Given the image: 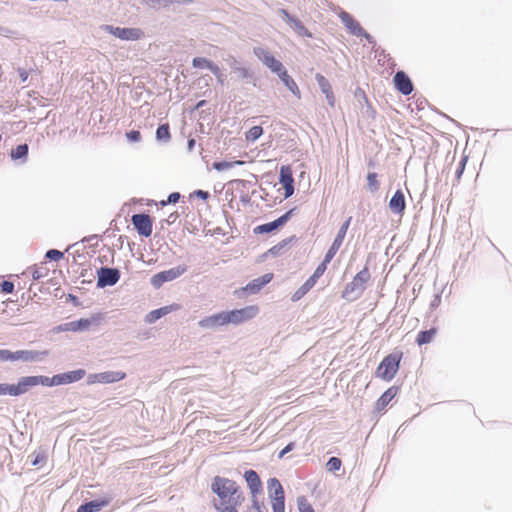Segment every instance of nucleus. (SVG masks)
I'll list each match as a JSON object with an SVG mask.
<instances>
[{
	"label": "nucleus",
	"mask_w": 512,
	"mask_h": 512,
	"mask_svg": "<svg viewBox=\"0 0 512 512\" xmlns=\"http://www.w3.org/2000/svg\"><path fill=\"white\" fill-rule=\"evenodd\" d=\"M121 273L118 268L101 267L97 270V288H105L115 285L120 279Z\"/></svg>",
	"instance_id": "nucleus-8"
},
{
	"label": "nucleus",
	"mask_w": 512,
	"mask_h": 512,
	"mask_svg": "<svg viewBox=\"0 0 512 512\" xmlns=\"http://www.w3.org/2000/svg\"><path fill=\"white\" fill-rule=\"evenodd\" d=\"M342 462L338 457H331L326 463V468L329 472H336L341 468Z\"/></svg>",
	"instance_id": "nucleus-45"
},
{
	"label": "nucleus",
	"mask_w": 512,
	"mask_h": 512,
	"mask_svg": "<svg viewBox=\"0 0 512 512\" xmlns=\"http://www.w3.org/2000/svg\"><path fill=\"white\" fill-rule=\"evenodd\" d=\"M198 325L204 329H214V328L226 325L224 313L220 312V313L205 317L204 319H202L198 322Z\"/></svg>",
	"instance_id": "nucleus-19"
},
{
	"label": "nucleus",
	"mask_w": 512,
	"mask_h": 512,
	"mask_svg": "<svg viewBox=\"0 0 512 512\" xmlns=\"http://www.w3.org/2000/svg\"><path fill=\"white\" fill-rule=\"evenodd\" d=\"M316 281L309 277L304 284L293 294L292 300L297 301L301 299L314 285Z\"/></svg>",
	"instance_id": "nucleus-33"
},
{
	"label": "nucleus",
	"mask_w": 512,
	"mask_h": 512,
	"mask_svg": "<svg viewBox=\"0 0 512 512\" xmlns=\"http://www.w3.org/2000/svg\"><path fill=\"white\" fill-rule=\"evenodd\" d=\"M244 478L247 482V485L250 489L252 496H255L257 493L261 491L262 482L256 471L252 469L246 470L244 473Z\"/></svg>",
	"instance_id": "nucleus-20"
},
{
	"label": "nucleus",
	"mask_w": 512,
	"mask_h": 512,
	"mask_svg": "<svg viewBox=\"0 0 512 512\" xmlns=\"http://www.w3.org/2000/svg\"><path fill=\"white\" fill-rule=\"evenodd\" d=\"M389 209L398 215H402L406 209V201L404 192L401 189H398L394 195L389 200Z\"/></svg>",
	"instance_id": "nucleus-16"
},
{
	"label": "nucleus",
	"mask_w": 512,
	"mask_h": 512,
	"mask_svg": "<svg viewBox=\"0 0 512 512\" xmlns=\"http://www.w3.org/2000/svg\"><path fill=\"white\" fill-rule=\"evenodd\" d=\"M252 508L256 512H264L263 511V505L258 501V499L256 498V495L253 496V499H252Z\"/></svg>",
	"instance_id": "nucleus-57"
},
{
	"label": "nucleus",
	"mask_w": 512,
	"mask_h": 512,
	"mask_svg": "<svg viewBox=\"0 0 512 512\" xmlns=\"http://www.w3.org/2000/svg\"><path fill=\"white\" fill-rule=\"evenodd\" d=\"M17 72L22 82H25L28 79L29 73L24 68H18Z\"/></svg>",
	"instance_id": "nucleus-61"
},
{
	"label": "nucleus",
	"mask_w": 512,
	"mask_h": 512,
	"mask_svg": "<svg viewBox=\"0 0 512 512\" xmlns=\"http://www.w3.org/2000/svg\"><path fill=\"white\" fill-rule=\"evenodd\" d=\"M88 384L99 383V373L89 374L87 378Z\"/></svg>",
	"instance_id": "nucleus-62"
},
{
	"label": "nucleus",
	"mask_w": 512,
	"mask_h": 512,
	"mask_svg": "<svg viewBox=\"0 0 512 512\" xmlns=\"http://www.w3.org/2000/svg\"><path fill=\"white\" fill-rule=\"evenodd\" d=\"M86 375V371L84 369H77L73 371H68L64 373L56 374V384L65 385L71 384L81 380Z\"/></svg>",
	"instance_id": "nucleus-15"
},
{
	"label": "nucleus",
	"mask_w": 512,
	"mask_h": 512,
	"mask_svg": "<svg viewBox=\"0 0 512 512\" xmlns=\"http://www.w3.org/2000/svg\"><path fill=\"white\" fill-rule=\"evenodd\" d=\"M226 324H240L254 318L258 313L257 306H247L241 309L223 311Z\"/></svg>",
	"instance_id": "nucleus-6"
},
{
	"label": "nucleus",
	"mask_w": 512,
	"mask_h": 512,
	"mask_svg": "<svg viewBox=\"0 0 512 512\" xmlns=\"http://www.w3.org/2000/svg\"><path fill=\"white\" fill-rule=\"evenodd\" d=\"M280 80L287 87V89L296 97L300 98V90L294 79L288 74L285 67L277 73Z\"/></svg>",
	"instance_id": "nucleus-26"
},
{
	"label": "nucleus",
	"mask_w": 512,
	"mask_h": 512,
	"mask_svg": "<svg viewBox=\"0 0 512 512\" xmlns=\"http://www.w3.org/2000/svg\"><path fill=\"white\" fill-rule=\"evenodd\" d=\"M1 395L13 396L12 384L0 383V396Z\"/></svg>",
	"instance_id": "nucleus-53"
},
{
	"label": "nucleus",
	"mask_w": 512,
	"mask_h": 512,
	"mask_svg": "<svg viewBox=\"0 0 512 512\" xmlns=\"http://www.w3.org/2000/svg\"><path fill=\"white\" fill-rule=\"evenodd\" d=\"M436 332V328L420 331L417 335L416 343L419 346L430 343L436 335Z\"/></svg>",
	"instance_id": "nucleus-30"
},
{
	"label": "nucleus",
	"mask_w": 512,
	"mask_h": 512,
	"mask_svg": "<svg viewBox=\"0 0 512 512\" xmlns=\"http://www.w3.org/2000/svg\"><path fill=\"white\" fill-rule=\"evenodd\" d=\"M96 323H97L96 317L80 318L76 321L67 322L66 327H64V328L69 329L70 331H73V332H82V331L88 330L92 324H96Z\"/></svg>",
	"instance_id": "nucleus-21"
},
{
	"label": "nucleus",
	"mask_w": 512,
	"mask_h": 512,
	"mask_svg": "<svg viewBox=\"0 0 512 512\" xmlns=\"http://www.w3.org/2000/svg\"><path fill=\"white\" fill-rule=\"evenodd\" d=\"M174 2V0H142L141 3L147 5L152 9H158L161 7H168Z\"/></svg>",
	"instance_id": "nucleus-39"
},
{
	"label": "nucleus",
	"mask_w": 512,
	"mask_h": 512,
	"mask_svg": "<svg viewBox=\"0 0 512 512\" xmlns=\"http://www.w3.org/2000/svg\"><path fill=\"white\" fill-rule=\"evenodd\" d=\"M207 69H209L215 76L221 72L220 68L212 61L210 62Z\"/></svg>",
	"instance_id": "nucleus-63"
},
{
	"label": "nucleus",
	"mask_w": 512,
	"mask_h": 512,
	"mask_svg": "<svg viewBox=\"0 0 512 512\" xmlns=\"http://www.w3.org/2000/svg\"><path fill=\"white\" fill-rule=\"evenodd\" d=\"M279 182L283 185L285 198L291 197L294 193V178L289 166L280 168Z\"/></svg>",
	"instance_id": "nucleus-13"
},
{
	"label": "nucleus",
	"mask_w": 512,
	"mask_h": 512,
	"mask_svg": "<svg viewBox=\"0 0 512 512\" xmlns=\"http://www.w3.org/2000/svg\"><path fill=\"white\" fill-rule=\"evenodd\" d=\"M297 503H298L299 512H315L312 505L308 502V500L304 496L299 497L297 499Z\"/></svg>",
	"instance_id": "nucleus-44"
},
{
	"label": "nucleus",
	"mask_w": 512,
	"mask_h": 512,
	"mask_svg": "<svg viewBox=\"0 0 512 512\" xmlns=\"http://www.w3.org/2000/svg\"><path fill=\"white\" fill-rule=\"evenodd\" d=\"M214 508L218 512H238L237 507L231 506L226 503H219V504L214 503Z\"/></svg>",
	"instance_id": "nucleus-50"
},
{
	"label": "nucleus",
	"mask_w": 512,
	"mask_h": 512,
	"mask_svg": "<svg viewBox=\"0 0 512 512\" xmlns=\"http://www.w3.org/2000/svg\"><path fill=\"white\" fill-rule=\"evenodd\" d=\"M295 448V443H288L279 453L278 458H283L287 453L291 452Z\"/></svg>",
	"instance_id": "nucleus-54"
},
{
	"label": "nucleus",
	"mask_w": 512,
	"mask_h": 512,
	"mask_svg": "<svg viewBox=\"0 0 512 512\" xmlns=\"http://www.w3.org/2000/svg\"><path fill=\"white\" fill-rule=\"evenodd\" d=\"M211 490L219 497L220 503H227V500L237 491V483L231 479L216 476L212 481Z\"/></svg>",
	"instance_id": "nucleus-3"
},
{
	"label": "nucleus",
	"mask_w": 512,
	"mask_h": 512,
	"mask_svg": "<svg viewBox=\"0 0 512 512\" xmlns=\"http://www.w3.org/2000/svg\"><path fill=\"white\" fill-rule=\"evenodd\" d=\"M396 394V387H390L389 389H387L376 402L377 410H383L389 404V402L396 396Z\"/></svg>",
	"instance_id": "nucleus-29"
},
{
	"label": "nucleus",
	"mask_w": 512,
	"mask_h": 512,
	"mask_svg": "<svg viewBox=\"0 0 512 512\" xmlns=\"http://www.w3.org/2000/svg\"><path fill=\"white\" fill-rule=\"evenodd\" d=\"M263 134V128L261 126H253L246 133V140L248 142H255L258 140Z\"/></svg>",
	"instance_id": "nucleus-38"
},
{
	"label": "nucleus",
	"mask_w": 512,
	"mask_h": 512,
	"mask_svg": "<svg viewBox=\"0 0 512 512\" xmlns=\"http://www.w3.org/2000/svg\"><path fill=\"white\" fill-rule=\"evenodd\" d=\"M229 67L233 70V72L237 73L239 78L242 79H252L253 72L240 65V62L235 57H229L227 60Z\"/></svg>",
	"instance_id": "nucleus-25"
},
{
	"label": "nucleus",
	"mask_w": 512,
	"mask_h": 512,
	"mask_svg": "<svg viewBox=\"0 0 512 512\" xmlns=\"http://www.w3.org/2000/svg\"><path fill=\"white\" fill-rule=\"evenodd\" d=\"M340 19L351 34L359 36V34L364 33V29L349 13L341 12Z\"/></svg>",
	"instance_id": "nucleus-22"
},
{
	"label": "nucleus",
	"mask_w": 512,
	"mask_h": 512,
	"mask_svg": "<svg viewBox=\"0 0 512 512\" xmlns=\"http://www.w3.org/2000/svg\"><path fill=\"white\" fill-rule=\"evenodd\" d=\"M273 278L272 273H266L256 279H253L249 282L244 288L243 291L248 294H256L258 293L265 285H267Z\"/></svg>",
	"instance_id": "nucleus-17"
},
{
	"label": "nucleus",
	"mask_w": 512,
	"mask_h": 512,
	"mask_svg": "<svg viewBox=\"0 0 512 512\" xmlns=\"http://www.w3.org/2000/svg\"><path fill=\"white\" fill-rule=\"evenodd\" d=\"M0 291L4 294H11L14 291V283L12 281L4 280L0 283Z\"/></svg>",
	"instance_id": "nucleus-51"
},
{
	"label": "nucleus",
	"mask_w": 512,
	"mask_h": 512,
	"mask_svg": "<svg viewBox=\"0 0 512 512\" xmlns=\"http://www.w3.org/2000/svg\"><path fill=\"white\" fill-rule=\"evenodd\" d=\"M108 499H95L81 504L76 512H98L109 505Z\"/></svg>",
	"instance_id": "nucleus-24"
},
{
	"label": "nucleus",
	"mask_w": 512,
	"mask_h": 512,
	"mask_svg": "<svg viewBox=\"0 0 512 512\" xmlns=\"http://www.w3.org/2000/svg\"><path fill=\"white\" fill-rule=\"evenodd\" d=\"M289 24L294 28V30L300 36L311 37V33L307 30V28L304 26V24L299 19L294 18Z\"/></svg>",
	"instance_id": "nucleus-40"
},
{
	"label": "nucleus",
	"mask_w": 512,
	"mask_h": 512,
	"mask_svg": "<svg viewBox=\"0 0 512 512\" xmlns=\"http://www.w3.org/2000/svg\"><path fill=\"white\" fill-rule=\"evenodd\" d=\"M47 275V271H44L42 268H37L32 273V278L34 280H39Z\"/></svg>",
	"instance_id": "nucleus-56"
},
{
	"label": "nucleus",
	"mask_w": 512,
	"mask_h": 512,
	"mask_svg": "<svg viewBox=\"0 0 512 512\" xmlns=\"http://www.w3.org/2000/svg\"><path fill=\"white\" fill-rule=\"evenodd\" d=\"M169 312H170V308L168 306L161 307V308H158V309L150 311L146 315L145 320H146L147 323H154L157 320H159L161 317H163L166 314H168Z\"/></svg>",
	"instance_id": "nucleus-32"
},
{
	"label": "nucleus",
	"mask_w": 512,
	"mask_h": 512,
	"mask_svg": "<svg viewBox=\"0 0 512 512\" xmlns=\"http://www.w3.org/2000/svg\"><path fill=\"white\" fill-rule=\"evenodd\" d=\"M245 497L243 492L241 491L239 485L237 484V491L235 494H232V496L227 500L226 504H229L234 507H239L244 502Z\"/></svg>",
	"instance_id": "nucleus-36"
},
{
	"label": "nucleus",
	"mask_w": 512,
	"mask_h": 512,
	"mask_svg": "<svg viewBox=\"0 0 512 512\" xmlns=\"http://www.w3.org/2000/svg\"><path fill=\"white\" fill-rule=\"evenodd\" d=\"M351 220H352V217H349L340 227V229L338 230V233L332 243V245L330 246V248L328 249V251L326 252V254L328 255V257H331V258H334V256L336 255L337 251L339 250V248L341 247L343 241H344V238L346 236V233H347V230L349 228V225L351 223Z\"/></svg>",
	"instance_id": "nucleus-14"
},
{
	"label": "nucleus",
	"mask_w": 512,
	"mask_h": 512,
	"mask_svg": "<svg viewBox=\"0 0 512 512\" xmlns=\"http://www.w3.org/2000/svg\"><path fill=\"white\" fill-rule=\"evenodd\" d=\"M333 258L328 257L327 254H325L323 261L317 266L314 273L310 276L317 282V280L324 274V272L327 269V265L331 262Z\"/></svg>",
	"instance_id": "nucleus-35"
},
{
	"label": "nucleus",
	"mask_w": 512,
	"mask_h": 512,
	"mask_svg": "<svg viewBox=\"0 0 512 512\" xmlns=\"http://www.w3.org/2000/svg\"><path fill=\"white\" fill-rule=\"evenodd\" d=\"M126 374L122 371H105L99 373V383L108 384L123 380Z\"/></svg>",
	"instance_id": "nucleus-27"
},
{
	"label": "nucleus",
	"mask_w": 512,
	"mask_h": 512,
	"mask_svg": "<svg viewBox=\"0 0 512 512\" xmlns=\"http://www.w3.org/2000/svg\"><path fill=\"white\" fill-rule=\"evenodd\" d=\"M171 139L170 127L168 123L158 126L156 129V140L162 143H168Z\"/></svg>",
	"instance_id": "nucleus-31"
},
{
	"label": "nucleus",
	"mask_w": 512,
	"mask_h": 512,
	"mask_svg": "<svg viewBox=\"0 0 512 512\" xmlns=\"http://www.w3.org/2000/svg\"><path fill=\"white\" fill-rule=\"evenodd\" d=\"M466 160H467L466 158H463V159L460 161L459 166H458V168H457V170H456V177H457V178H460V177H461V175H462V173H463V171H464V168H465Z\"/></svg>",
	"instance_id": "nucleus-59"
},
{
	"label": "nucleus",
	"mask_w": 512,
	"mask_h": 512,
	"mask_svg": "<svg viewBox=\"0 0 512 512\" xmlns=\"http://www.w3.org/2000/svg\"><path fill=\"white\" fill-rule=\"evenodd\" d=\"M324 94H325V97H326V100H327L328 104L331 107H333L335 105V97H334L333 91L330 90L329 92H326Z\"/></svg>",
	"instance_id": "nucleus-60"
},
{
	"label": "nucleus",
	"mask_w": 512,
	"mask_h": 512,
	"mask_svg": "<svg viewBox=\"0 0 512 512\" xmlns=\"http://www.w3.org/2000/svg\"><path fill=\"white\" fill-rule=\"evenodd\" d=\"M401 358L402 353H391L384 357L377 368V376L386 381L393 379L399 369Z\"/></svg>",
	"instance_id": "nucleus-2"
},
{
	"label": "nucleus",
	"mask_w": 512,
	"mask_h": 512,
	"mask_svg": "<svg viewBox=\"0 0 512 512\" xmlns=\"http://www.w3.org/2000/svg\"><path fill=\"white\" fill-rule=\"evenodd\" d=\"M126 137L130 142H139L141 140V133L138 130H130L126 133Z\"/></svg>",
	"instance_id": "nucleus-52"
},
{
	"label": "nucleus",
	"mask_w": 512,
	"mask_h": 512,
	"mask_svg": "<svg viewBox=\"0 0 512 512\" xmlns=\"http://www.w3.org/2000/svg\"><path fill=\"white\" fill-rule=\"evenodd\" d=\"M131 222L140 236H151L153 230V222L148 214H134L131 218Z\"/></svg>",
	"instance_id": "nucleus-10"
},
{
	"label": "nucleus",
	"mask_w": 512,
	"mask_h": 512,
	"mask_svg": "<svg viewBox=\"0 0 512 512\" xmlns=\"http://www.w3.org/2000/svg\"><path fill=\"white\" fill-rule=\"evenodd\" d=\"M210 62H211V60H209L207 58L195 57L192 60V66L194 68H199V69L208 68Z\"/></svg>",
	"instance_id": "nucleus-46"
},
{
	"label": "nucleus",
	"mask_w": 512,
	"mask_h": 512,
	"mask_svg": "<svg viewBox=\"0 0 512 512\" xmlns=\"http://www.w3.org/2000/svg\"><path fill=\"white\" fill-rule=\"evenodd\" d=\"M33 379H34L35 386H37V385L57 386L55 375L52 377L38 375V376H33Z\"/></svg>",
	"instance_id": "nucleus-37"
},
{
	"label": "nucleus",
	"mask_w": 512,
	"mask_h": 512,
	"mask_svg": "<svg viewBox=\"0 0 512 512\" xmlns=\"http://www.w3.org/2000/svg\"><path fill=\"white\" fill-rule=\"evenodd\" d=\"M254 55L273 73L277 74L284 68L281 61L277 60L267 49L263 47H255Z\"/></svg>",
	"instance_id": "nucleus-9"
},
{
	"label": "nucleus",
	"mask_w": 512,
	"mask_h": 512,
	"mask_svg": "<svg viewBox=\"0 0 512 512\" xmlns=\"http://www.w3.org/2000/svg\"><path fill=\"white\" fill-rule=\"evenodd\" d=\"M33 376H25L18 379L16 384H12L13 396L25 394L30 388L34 387Z\"/></svg>",
	"instance_id": "nucleus-23"
},
{
	"label": "nucleus",
	"mask_w": 512,
	"mask_h": 512,
	"mask_svg": "<svg viewBox=\"0 0 512 512\" xmlns=\"http://www.w3.org/2000/svg\"><path fill=\"white\" fill-rule=\"evenodd\" d=\"M379 182L377 180V173L369 172L367 174V188L370 192L374 193L379 189Z\"/></svg>",
	"instance_id": "nucleus-42"
},
{
	"label": "nucleus",
	"mask_w": 512,
	"mask_h": 512,
	"mask_svg": "<svg viewBox=\"0 0 512 512\" xmlns=\"http://www.w3.org/2000/svg\"><path fill=\"white\" fill-rule=\"evenodd\" d=\"M268 496L272 501L273 512H285V494L282 484L277 478L267 481Z\"/></svg>",
	"instance_id": "nucleus-4"
},
{
	"label": "nucleus",
	"mask_w": 512,
	"mask_h": 512,
	"mask_svg": "<svg viewBox=\"0 0 512 512\" xmlns=\"http://www.w3.org/2000/svg\"><path fill=\"white\" fill-rule=\"evenodd\" d=\"M47 355L46 351L18 350L15 351L14 361L37 362Z\"/></svg>",
	"instance_id": "nucleus-18"
},
{
	"label": "nucleus",
	"mask_w": 512,
	"mask_h": 512,
	"mask_svg": "<svg viewBox=\"0 0 512 512\" xmlns=\"http://www.w3.org/2000/svg\"><path fill=\"white\" fill-rule=\"evenodd\" d=\"M63 256L64 254L57 249H50L45 254V257L50 261H59Z\"/></svg>",
	"instance_id": "nucleus-47"
},
{
	"label": "nucleus",
	"mask_w": 512,
	"mask_h": 512,
	"mask_svg": "<svg viewBox=\"0 0 512 512\" xmlns=\"http://www.w3.org/2000/svg\"><path fill=\"white\" fill-rule=\"evenodd\" d=\"M187 271L186 265H178L176 267L170 268L168 270H164L156 273L151 277L150 283L151 285L158 289L165 282L173 281L183 275Z\"/></svg>",
	"instance_id": "nucleus-5"
},
{
	"label": "nucleus",
	"mask_w": 512,
	"mask_h": 512,
	"mask_svg": "<svg viewBox=\"0 0 512 512\" xmlns=\"http://www.w3.org/2000/svg\"><path fill=\"white\" fill-rule=\"evenodd\" d=\"M315 79H316V82L323 94L332 90V87H331L328 79L326 77H324L322 74L317 73L315 75Z\"/></svg>",
	"instance_id": "nucleus-43"
},
{
	"label": "nucleus",
	"mask_w": 512,
	"mask_h": 512,
	"mask_svg": "<svg viewBox=\"0 0 512 512\" xmlns=\"http://www.w3.org/2000/svg\"><path fill=\"white\" fill-rule=\"evenodd\" d=\"M294 238H295V237H294V236H292V237H290V238L283 239V240H282V241H280L278 244H276L275 246H273L272 248H270V249L268 250V253H269V254H271V255H273V256H277V255H279V254H280V251H281L283 248H285L287 245H289V244L293 241V239H294Z\"/></svg>",
	"instance_id": "nucleus-41"
},
{
	"label": "nucleus",
	"mask_w": 512,
	"mask_h": 512,
	"mask_svg": "<svg viewBox=\"0 0 512 512\" xmlns=\"http://www.w3.org/2000/svg\"><path fill=\"white\" fill-rule=\"evenodd\" d=\"M14 34V31L6 26L0 25V35L4 37H11Z\"/></svg>",
	"instance_id": "nucleus-58"
},
{
	"label": "nucleus",
	"mask_w": 512,
	"mask_h": 512,
	"mask_svg": "<svg viewBox=\"0 0 512 512\" xmlns=\"http://www.w3.org/2000/svg\"><path fill=\"white\" fill-rule=\"evenodd\" d=\"M15 351H10L8 349H0V362H8L14 361Z\"/></svg>",
	"instance_id": "nucleus-48"
},
{
	"label": "nucleus",
	"mask_w": 512,
	"mask_h": 512,
	"mask_svg": "<svg viewBox=\"0 0 512 512\" xmlns=\"http://www.w3.org/2000/svg\"><path fill=\"white\" fill-rule=\"evenodd\" d=\"M370 277L369 269L365 266L354 276L353 280L346 285L342 297L350 301L358 299L365 291L366 284L370 280Z\"/></svg>",
	"instance_id": "nucleus-1"
},
{
	"label": "nucleus",
	"mask_w": 512,
	"mask_h": 512,
	"mask_svg": "<svg viewBox=\"0 0 512 512\" xmlns=\"http://www.w3.org/2000/svg\"><path fill=\"white\" fill-rule=\"evenodd\" d=\"M207 69H209L215 76L221 72L220 68L212 61L210 62Z\"/></svg>",
	"instance_id": "nucleus-64"
},
{
	"label": "nucleus",
	"mask_w": 512,
	"mask_h": 512,
	"mask_svg": "<svg viewBox=\"0 0 512 512\" xmlns=\"http://www.w3.org/2000/svg\"><path fill=\"white\" fill-rule=\"evenodd\" d=\"M29 146L26 143L19 144L16 148H13L10 152L12 160H20L21 163H25L28 158Z\"/></svg>",
	"instance_id": "nucleus-28"
},
{
	"label": "nucleus",
	"mask_w": 512,
	"mask_h": 512,
	"mask_svg": "<svg viewBox=\"0 0 512 512\" xmlns=\"http://www.w3.org/2000/svg\"><path fill=\"white\" fill-rule=\"evenodd\" d=\"M105 30L113 36L127 41L139 40L143 36V32L139 28H122L106 25Z\"/></svg>",
	"instance_id": "nucleus-11"
},
{
	"label": "nucleus",
	"mask_w": 512,
	"mask_h": 512,
	"mask_svg": "<svg viewBox=\"0 0 512 512\" xmlns=\"http://www.w3.org/2000/svg\"><path fill=\"white\" fill-rule=\"evenodd\" d=\"M180 193L179 192H172L169 194L168 198L166 200H162L160 202L161 206H166L168 204H176L180 200Z\"/></svg>",
	"instance_id": "nucleus-49"
},
{
	"label": "nucleus",
	"mask_w": 512,
	"mask_h": 512,
	"mask_svg": "<svg viewBox=\"0 0 512 512\" xmlns=\"http://www.w3.org/2000/svg\"><path fill=\"white\" fill-rule=\"evenodd\" d=\"M295 210H296V208H292V209L288 210L285 214L280 216L279 218L275 219L274 221L256 226L253 229L254 234H256V235L269 234V233H272V232L278 230L279 228L284 226L291 219Z\"/></svg>",
	"instance_id": "nucleus-7"
},
{
	"label": "nucleus",
	"mask_w": 512,
	"mask_h": 512,
	"mask_svg": "<svg viewBox=\"0 0 512 512\" xmlns=\"http://www.w3.org/2000/svg\"><path fill=\"white\" fill-rule=\"evenodd\" d=\"M193 195L202 200H207L210 197V193L208 191H204L201 189L195 190L193 192Z\"/></svg>",
	"instance_id": "nucleus-55"
},
{
	"label": "nucleus",
	"mask_w": 512,
	"mask_h": 512,
	"mask_svg": "<svg viewBox=\"0 0 512 512\" xmlns=\"http://www.w3.org/2000/svg\"><path fill=\"white\" fill-rule=\"evenodd\" d=\"M393 82L395 88L403 95L407 96L412 93L413 83L410 77L404 71H397L393 77Z\"/></svg>",
	"instance_id": "nucleus-12"
},
{
	"label": "nucleus",
	"mask_w": 512,
	"mask_h": 512,
	"mask_svg": "<svg viewBox=\"0 0 512 512\" xmlns=\"http://www.w3.org/2000/svg\"><path fill=\"white\" fill-rule=\"evenodd\" d=\"M245 162L243 160H236V161H232V162H229V161H215L213 162L212 166L215 170L221 172V171H224V170H228V169H231L235 166H241L243 165Z\"/></svg>",
	"instance_id": "nucleus-34"
}]
</instances>
